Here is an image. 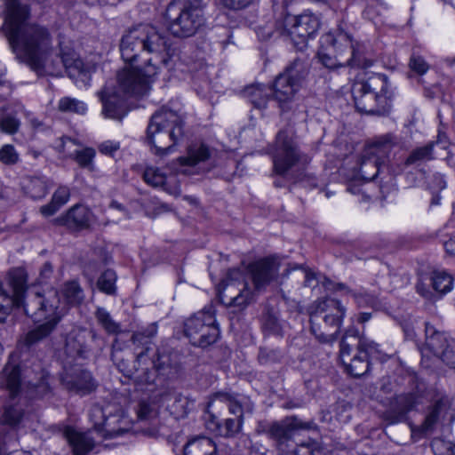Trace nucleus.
<instances>
[{"mask_svg": "<svg viewBox=\"0 0 455 455\" xmlns=\"http://www.w3.org/2000/svg\"><path fill=\"white\" fill-rule=\"evenodd\" d=\"M322 40L323 44H330L337 51H339L341 45L349 48L351 50V57L346 62L351 68L365 69L371 67L374 62L366 45L360 43L354 44L347 33L339 31L335 35L333 32H329L323 36Z\"/></svg>", "mask_w": 455, "mask_h": 455, "instance_id": "a211bd4d", "label": "nucleus"}, {"mask_svg": "<svg viewBox=\"0 0 455 455\" xmlns=\"http://www.w3.org/2000/svg\"><path fill=\"white\" fill-rule=\"evenodd\" d=\"M70 198V189L67 186H60L53 193L51 202L40 208V212L49 217L57 212Z\"/></svg>", "mask_w": 455, "mask_h": 455, "instance_id": "473e14b6", "label": "nucleus"}, {"mask_svg": "<svg viewBox=\"0 0 455 455\" xmlns=\"http://www.w3.org/2000/svg\"><path fill=\"white\" fill-rule=\"evenodd\" d=\"M434 179L436 181V185L434 187V188L441 190L446 187V183L441 174H435Z\"/></svg>", "mask_w": 455, "mask_h": 455, "instance_id": "338daca9", "label": "nucleus"}, {"mask_svg": "<svg viewBox=\"0 0 455 455\" xmlns=\"http://www.w3.org/2000/svg\"><path fill=\"white\" fill-rule=\"evenodd\" d=\"M310 311V330L321 343H332L338 338L346 307L340 301L326 298L315 301Z\"/></svg>", "mask_w": 455, "mask_h": 455, "instance_id": "0eeeda50", "label": "nucleus"}, {"mask_svg": "<svg viewBox=\"0 0 455 455\" xmlns=\"http://www.w3.org/2000/svg\"><path fill=\"white\" fill-rule=\"evenodd\" d=\"M282 357L280 351L267 347H261L259 352L258 360L262 365H271L278 363Z\"/></svg>", "mask_w": 455, "mask_h": 455, "instance_id": "de8ad7c7", "label": "nucleus"}, {"mask_svg": "<svg viewBox=\"0 0 455 455\" xmlns=\"http://www.w3.org/2000/svg\"><path fill=\"white\" fill-rule=\"evenodd\" d=\"M243 424V419H227L223 425H220L218 422L215 424L216 431L218 432V435L221 436L232 437L242 430Z\"/></svg>", "mask_w": 455, "mask_h": 455, "instance_id": "a19ab883", "label": "nucleus"}, {"mask_svg": "<svg viewBox=\"0 0 455 455\" xmlns=\"http://www.w3.org/2000/svg\"><path fill=\"white\" fill-rule=\"evenodd\" d=\"M3 376L6 388L12 397L25 386L34 389L37 395H44L49 389L48 374L38 363L28 365L9 362L3 370Z\"/></svg>", "mask_w": 455, "mask_h": 455, "instance_id": "9b49d317", "label": "nucleus"}, {"mask_svg": "<svg viewBox=\"0 0 455 455\" xmlns=\"http://www.w3.org/2000/svg\"><path fill=\"white\" fill-rule=\"evenodd\" d=\"M97 335L92 331L84 328L75 327L68 334L65 342V349L71 356L84 357L90 350L87 344L88 339L94 340Z\"/></svg>", "mask_w": 455, "mask_h": 455, "instance_id": "393cba45", "label": "nucleus"}, {"mask_svg": "<svg viewBox=\"0 0 455 455\" xmlns=\"http://www.w3.org/2000/svg\"><path fill=\"white\" fill-rule=\"evenodd\" d=\"M184 455H216L214 442L205 436H199L188 441L184 446Z\"/></svg>", "mask_w": 455, "mask_h": 455, "instance_id": "2f4dec72", "label": "nucleus"}, {"mask_svg": "<svg viewBox=\"0 0 455 455\" xmlns=\"http://www.w3.org/2000/svg\"><path fill=\"white\" fill-rule=\"evenodd\" d=\"M90 221V210L81 204L73 206L65 215L60 216L55 220L57 224L66 226L71 229H82L88 228Z\"/></svg>", "mask_w": 455, "mask_h": 455, "instance_id": "bb28decb", "label": "nucleus"}, {"mask_svg": "<svg viewBox=\"0 0 455 455\" xmlns=\"http://www.w3.org/2000/svg\"><path fill=\"white\" fill-rule=\"evenodd\" d=\"M116 273L111 269H108L100 276L98 280V287L101 291L107 294H112L116 290Z\"/></svg>", "mask_w": 455, "mask_h": 455, "instance_id": "c03bdc74", "label": "nucleus"}, {"mask_svg": "<svg viewBox=\"0 0 455 455\" xmlns=\"http://www.w3.org/2000/svg\"><path fill=\"white\" fill-rule=\"evenodd\" d=\"M299 181L305 183L307 182L311 187H315L316 185L315 179L307 174H304L303 177L299 180Z\"/></svg>", "mask_w": 455, "mask_h": 455, "instance_id": "774afa93", "label": "nucleus"}, {"mask_svg": "<svg viewBox=\"0 0 455 455\" xmlns=\"http://www.w3.org/2000/svg\"><path fill=\"white\" fill-rule=\"evenodd\" d=\"M204 10L203 0H172L165 12L170 32L178 37L194 36L205 24Z\"/></svg>", "mask_w": 455, "mask_h": 455, "instance_id": "423d86ee", "label": "nucleus"}, {"mask_svg": "<svg viewBox=\"0 0 455 455\" xmlns=\"http://www.w3.org/2000/svg\"><path fill=\"white\" fill-rule=\"evenodd\" d=\"M50 52L39 60V65H30L38 75L60 76L66 70L70 77H88L89 70L75 51L60 42V54L49 60Z\"/></svg>", "mask_w": 455, "mask_h": 455, "instance_id": "f8f14e48", "label": "nucleus"}, {"mask_svg": "<svg viewBox=\"0 0 455 455\" xmlns=\"http://www.w3.org/2000/svg\"><path fill=\"white\" fill-rule=\"evenodd\" d=\"M95 150L92 148H85L76 152V161L83 168L93 170V158L95 157Z\"/></svg>", "mask_w": 455, "mask_h": 455, "instance_id": "49530a36", "label": "nucleus"}, {"mask_svg": "<svg viewBox=\"0 0 455 455\" xmlns=\"http://www.w3.org/2000/svg\"><path fill=\"white\" fill-rule=\"evenodd\" d=\"M416 290L422 297L427 299H430L432 297V291L429 290V285L425 283L422 280L419 281L417 283Z\"/></svg>", "mask_w": 455, "mask_h": 455, "instance_id": "0e129e2a", "label": "nucleus"}, {"mask_svg": "<svg viewBox=\"0 0 455 455\" xmlns=\"http://www.w3.org/2000/svg\"><path fill=\"white\" fill-rule=\"evenodd\" d=\"M22 417V411L17 406H10L5 408L2 421L8 425H16Z\"/></svg>", "mask_w": 455, "mask_h": 455, "instance_id": "864d4df0", "label": "nucleus"}, {"mask_svg": "<svg viewBox=\"0 0 455 455\" xmlns=\"http://www.w3.org/2000/svg\"><path fill=\"white\" fill-rule=\"evenodd\" d=\"M274 26V30L271 28L260 29L258 32L259 36L262 39L270 38L275 34L285 36L290 38L294 46L301 51L307 46L308 38L318 30L320 21L318 17L310 12L293 16L282 8L281 12L275 17Z\"/></svg>", "mask_w": 455, "mask_h": 455, "instance_id": "39448f33", "label": "nucleus"}, {"mask_svg": "<svg viewBox=\"0 0 455 455\" xmlns=\"http://www.w3.org/2000/svg\"><path fill=\"white\" fill-rule=\"evenodd\" d=\"M443 246L447 254L455 257V235L445 241Z\"/></svg>", "mask_w": 455, "mask_h": 455, "instance_id": "69168bd1", "label": "nucleus"}, {"mask_svg": "<svg viewBox=\"0 0 455 455\" xmlns=\"http://www.w3.org/2000/svg\"><path fill=\"white\" fill-rule=\"evenodd\" d=\"M421 403V397L415 394H402L394 397L385 413L386 419L391 424L406 419L409 411L414 410Z\"/></svg>", "mask_w": 455, "mask_h": 455, "instance_id": "5701e85b", "label": "nucleus"}, {"mask_svg": "<svg viewBox=\"0 0 455 455\" xmlns=\"http://www.w3.org/2000/svg\"><path fill=\"white\" fill-rule=\"evenodd\" d=\"M309 423H303L297 418H288L281 422L273 423L267 434L270 438L276 442L278 449L284 453L286 451L284 445L286 443L293 442L296 448L287 455H320L321 451L316 442L308 439L307 442H298L297 437L300 429H308Z\"/></svg>", "mask_w": 455, "mask_h": 455, "instance_id": "ddd939ff", "label": "nucleus"}, {"mask_svg": "<svg viewBox=\"0 0 455 455\" xmlns=\"http://www.w3.org/2000/svg\"><path fill=\"white\" fill-rule=\"evenodd\" d=\"M398 146V140L392 134L377 138L372 145L363 155L358 174L365 181L373 180L380 172L385 158L389 156L391 150Z\"/></svg>", "mask_w": 455, "mask_h": 455, "instance_id": "2eb2a0df", "label": "nucleus"}, {"mask_svg": "<svg viewBox=\"0 0 455 455\" xmlns=\"http://www.w3.org/2000/svg\"><path fill=\"white\" fill-rule=\"evenodd\" d=\"M20 127V121L11 114H3L0 116V130L3 132L14 134Z\"/></svg>", "mask_w": 455, "mask_h": 455, "instance_id": "09e8293b", "label": "nucleus"}, {"mask_svg": "<svg viewBox=\"0 0 455 455\" xmlns=\"http://www.w3.org/2000/svg\"><path fill=\"white\" fill-rule=\"evenodd\" d=\"M353 297L359 306H370L371 307H376L379 305L378 298L367 292L353 293Z\"/></svg>", "mask_w": 455, "mask_h": 455, "instance_id": "5fc2aeb1", "label": "nucleus"}, {"mask_svg": "<svg viewBox=\"0 0 455 455\" xmlns=\"http://www.w3.org/2000/svg\"><path fill=\"white\" fill-rule=\"evenodd\" d=\"M62 295L69 305L76 306L83 302L84 294L79 283L75 281L68 282L62 289Z\"/></svg>", "mask_w": 455, "mask_h": 455, "instance_id": "4c0bfd02", "label": "nucleus"}, {"mask_svg": "<svg viewBox=\"0 0 455 455\" xmlns=\"http://www.w3.org/2000/svg\"><path fill=\"white\" fill-rule=\"evenodd\" d=\"M307 161V156L300 153L288 132L280 131L276 135L273 153L274 172L278 175H284L297 164H305Z\"/></svg>", "mask_w": 455, "mask_h": 455, "instance_id": "f3484780", "label": "nucleus"}, {"mask_svg": "<svg viewBox=\"0 0 455 455\" xmlns=\"http://www.w3.org/2000/svg\"><path fill=\"white\" fill-rule=\"evenodd\" d=\"M20 185L23 192L34 200L44 198L52 187L50 180L43 175L25 176Z\"/></svg>", "mask_w": 455, "mask_h": 455, "instance_id": "cd10ccee", "label": "nucleus"}, {"mask_svg": "<svg viewBox=\"0 0 455 455\" xmlns=\"http://www.w3.org/2000/svg\"><path fill=\"white\" fill-rule=\"evenodd\" d=\"M28 14V5L6 0L4 32L13 52H21L28 66L39 65L40 58L52 50V36L45 27L27 24Z\"/></svg>", "mask_w": 455, "mask_h": 455, "instance_id": "7ed1b4c3", "label": "nucleus"}, {"mask_svg": "<svg viewBox=\"0 0 455 455\" xmlns=\"http://www.w3.org/2000/svg\"><path fill=\"white\" fill-rule=\"evenodd\" d=\"M143 179L146 183L152 187H162L167 190L166 185L168 177L156 167H148L144 171Z\"/></svg>", "mask_w": 455, "mask_h": 455, "instance_id": "ea45409f", "label": "nucleus"}, {"mask_svg": "<svg viewBox=\"0 0 455 455\" xmlns=\"http://www.w3.org/2000/svg\"><path fill=\"white\" fill-rule=\"evenodd\" d=\"M157 332V326L151 324L142 331L134 332L132 336V341L137 346H146L145 349L137 354L135 361V371H128L127 376L133 378L135 381L141 384H151L154 382L155 378L153 373L148 367V351L149 339L153 338Z\"/></svg>", "mask_w": 455, "mask_h": 455, "instance_id": "6ab92c4d", "label": "nucleus"}, {"mask_svg": "<svg viewBox=\"0 0 455 455\" xmlns=\"http://www.w3.org/2000/svg\"><path fill=\"white\" fill-rule=\"evenodd\" d=\"M318 59L319 61L328 69H336L344 67L340 61H338L331 54L325 52L324 51H320L318 52Z\"/></svg>", "mask_w": 455, "mask_h": 455, "instance_id": "4d7b16f0", "label": "nucleus"}, {"mask_svg": "<svg viewBox=\"0 0 455 455\" xmlns=\"http://www.w3.org/2000/svg\"><path fill=\"white\" fill-rule=\"evenodd\" d=\"M262 329L268 334L278 335L282 331V324L277 312L274 309H267L262 316Z\"/></svg>", "mask_w": 455, "mask_h": 455, "instance_id": "58836bf2", "label": "nucleus"}, {"mask_svg": "<svg viewBox=\"0 0 455 455\" xmlns=\"http://www.w3.org/2000/svg\"><path fill=\"white\" fill-rule=\"evenodd\" d=\"M120 148V143L114 140H107L99 146V151L107 156H113Z\"/></svg>", "mask_w": 455, "mask_h": 455, "instance_id": "680f3d73", "label": "nucleus"}, {"mask_svg": "<svg viewBox=\"0 0 455 455\" xmlns=\"http://www.w3.org/2000/svg\"><path fill=\"white\" fill-rule=\"evenodd\" d=\"M425 334L426 347L437 357H440V355L443 354L446 347L450 344V340L453 339L444 332L437 331L435 326L430 323H426Z\"/></svg>", "mask_w": 455, "mask_h": 455, "instance_id": "c756f323", "label": "nucleus"}, {"mask_svg": "<svg viewBox=\"0 0 455 455\" xmlns=\"http://www.w3.org/2000/svg\"><path fill=\"white\" fill-rule=\"evenodd\" d=\"M10 284L13 295L9 296L0 283V321L10 314L13 306L23 307L25 314L39 321H46L29 331L25 337V344L32 346L48 337L66 314L65 307L56 291L51 290L44 296L39 293L27 292V274L23 268H15L10 272Z\"/></svg>", "mask_w": 455, "mask_h": 455, "instance_id": "f03ea898", "label": "nucleus"}, {"mask_svg": "<svg viewBox=\"0 0 455 455\" xmlns=\"http://www.w3.org/2000/svg\"><path fill=\"white\" fill-rule=\"evenodd\" d=\"M409 67L411 71L419 76L425 75L429 69V64L426 61V60L415 52H413L411 56Z\"/></svg>", "mask_w": 455, "mask_h": 455, "instance_id": "8fccbe9b", "label": "nucleus"}, {"mask_svg": "<svg viewBox=\"0 0 455 455\" xmlns=\"http://www.w3.org/2000/svg\"><path fill=\"white\" fill-rule=\"evenodd\" d=\"M431 449L435 455H455V444L442 438H435Z\"/></svg>", "mask_w": 455, "mask_h": 455, "instance_id": "a18cd8bd", "label": "nucleus"}, {"mask_svg": "<svg viewBox=\"0 0 455 455\" xmlns=\"http://www.w3.org/2000/svg\"><path fill=\"white\" fill-rule=\"evenodd\" d=\"M96 318L108 334H117L120 331L119 324L112 319L110 314L106 309L98 308Z\"/></svg>", "mask_w": 455, "mask_h": 455, "instance_id": "37998d69", "label": "nucleus"}, {"mask_svg": "<svg viewBox=\"0 0 455 455\" xmlns=\"http://www.w3.org/2000/svg\"><path fill=\"white\" fill-rule=\"evenodd\" d=\"M184 332L193 346L206 347L215 343L220 336L212 307L195 314L185 323Z\"/></svg>", "mask_w": 455, "mask_h": 455, "instance_id": "4468645a", "label": "nucleus"}, {"mask_svg": "<svg viewBox=\"0 0 455 455\" xmlns=\"http://www.w3.org/2000/svg\"><path fill=\"white\" fill-rule=\"evenodd\" d=\"M387 77L373 74L366 80L356 79L351 87L355 106L359 112L382 115L387 103Z\"/></svg>", "mask_w": 455, "mask_h": 455, "instance_id": "6e6552de", "label": "nucleus"}, {"mask_svg": "<svg viewBox=\"0 0 455 455\" xmlns=\"http://www.w3.org/2000/svg\"><path fill=\"white\" fill-rule=\"evenodd\" d=\"M244 399L241 400L237 395L228 393H216L209 406L217 402L223 403L228 408L231 414L235 415L236 418L243 419V410L245 406Z\"/></svg>", "mask_w": 455, "mask_h": 455, "instance_id": "72a5a7b5", "label": "nucleus"}, {"mask_svg": "<svg viewBox=\"0 0 455 455\" xmlns=\"http://www.w3.org/2000/svg\"><path fill=\"white\" fill-rule=\"evenodd\" d=\"M0 161L7 165L18 163L19 154L12 145L6 144L0 148Z\"/></svg>", "mask_w": 455, "mask_h": 455, "instance_id": "3c124183", "label": "nucleus"}, {"mask_svg": "<svg viewBox=\"0 0 455 455\" xmlns=\"http://www.w3.org/2000/svg\"><path fill=\"white\" fill-rule=\"evenodd\" d=\"M152 365L158 375L165 379L175 378L180 371V355L170 348H158L152 359Z\"/></svg>", "mask_w": 455, "mask_h": 455, "instance_id": "b1692460", "label": "nucleus"}, {"mask_svg": "<svg viewBox=\"0 0 455 455\" xmlns=\"http://www.w3.org/2000/svg\"><path fill=\"white\" fill-rule=\"evenodd\" d=\"M184 117L178 110L162 107L150 117L145 142L156 156H165L184 137Z\"/></svg>", "mask_w": 455, "mask_h": 455, "instance_id": "20e7f679", "label": "nucleus"}, {"mask_svg": "<svg viewBox=\"0 0 455 455\" xmlns=\"http://www.w3.org/2000/svg\"><path fill=\"white\" fill-rule=\"evenodd\" d=\"M434 142H429L425 146L413 149L406 158L405 165H419L423 163L434 159Z\"/></svg>", "mask_w": 455, "mask_h": 455, "instance_id": "c9c22d12", "label": "nucleus"}, {"mask_svg": "<svg viewBox=\"0 0 455 455\" xmlns=\"http://www.w3.org/2000/svg\"><path fill=\"white\" fill-rule=\"evenodd\" d=\"M439 358L449 367L455 369V339L450 340V344Z\"/></svg>", "mask_w": 455, "mask_h": 455, "instance_id": "6e6d98bb", "label": "nucleus"}, {"mask_svg": "<svg viewBox=\"0 0 455 455\" xmlns=\"http://www.w3.org/2000/svg\"><path fill=\"white\" fill-rule=\"evenodd\" d=\"M447 404L443 400H438L431 404L426 412L424 421L421 425L411 428L413 435H428L441 425L447 412Z\"/></svg>", "mask_w": 455, "mask_h": 455, "instance_id": "a878e982", "label": "nucleus"}, {"mask_svg": "<svg viewBox=\"0 0 455 455\" xmlns=\"http://www.w3.org/2000/svg\"><path fill=\"white\" fill-rule=\"evenodd\" d=\"M210 148L204 145H192L188 148L187 156L177 159V172L185 175H194L205 172L203 165L210 159Z\"/></svg>", "mask_w": 455, "mask_h": 455, "instance_id": "412c9836", "label": "nucleus"}, {"mask_svg": "<svg viewBox=\"0 0 455 455\" xmlns=\"http://www.w3.org/2000/svg\"><path fill=\"white\" fill-rule=\"evenodd\" d=\"M53 272V267L50 262H45L39 273V279L41 283L46 282L51 276Z\"/></svg>", "mask_w": 455, "mask_h": 455, "instance_id": "e2e57ef3", "label": "nucleus"}, {"mask_svg": "<svg viewBox=\"0 0 455 455\" xmlns=\"http://www.w3.org/2000/svg\"><path fill=\"white\" fill-rule=\"evenodd\" d=\"M143 52L154 54L144 68H124L117 75L118 87L107 83L97 92L104 117L121 121L127 114L125 95L146 94L158 72L157 65L161 63L169 66L174 53L168 38L148 24L128 29L120 41L121 57L125 63H132Z\"/></svg>", "mask_w": 455, "mask_h": 455, "instance_id": "f257e3e1", "label": "nucleus"}, {"mask_svg": "<svg viewBox=\"0 0 455 455\" xmlns=\"http://www.w3.org/2000/svg\"><path fill=\"white\" fill-rule=\"evenodd\" d=\"M61 382L68 391L81 395L90 394L97 386L92 374L79 367L70 371H66L61 376Z\"/></svg>", "mask_w": 455, "mask_h": 455, "instance_id": "4be33fe9", "label": "nucleus"}, {"mask_svg": "<svg viewBox=\"0 0 455 455\" xmlns=\"http://www.w3.org/2000/svg\"><path fill=\"white\" fill-rule=\"evenodd\" d=\"M137 413L138 418L144 420L151 418L155 414V411L149 403L141 401L139 403Z\"/></svg>", "mask_w": 455, "mask_h": 455, "instance_id": "052dcab7", "label": "nucleus"}, {"mask_svg": "<svg viewBox=\"0 0 455 455\" xmlns=\"http://www.w3.org/2000/svg\"><path fill=\"white\" fill-rule=\"evenodd\" d=\"M433 289L440 294H445L451 291L453 278L443 270L434 271L430 278Z\"/></svg>", "mask_w": 455, "mask_h": 455, "instance_id": "e433bc0d", "label": "nucleus"}, {"mask_svg": "<svg viewBox=\"0 0 455 455\" xmlns=\"http://www.w3.org/2000/svg\"><path fill=\"white\" fill-rule=\"evenodd\" d=\"M279 268L280 263L275 257L263 258L248 265L247 275L252 282L254 294L264 291L277 280Z\"/></svg>", "mask_w": 455, "mask_h": 455, "instance_id": "aec40b11", "label": "nucleus"}, {"mask_svg": "<svg viewBox=\"0 0 455 455\" xmlns=\"http://www.w3.org/2000/svg\"><path fill=\"white\" fill-rule=\"evenodd\" d=\"M256 0H219V4L227 10L238 12L253 4Z\"/></svg>", "mask_w": 455, "mask_h": 455, "instance_id": "603ef678", "label": "nucleus"}, {"mask_svg": "<svg viewBox=\"0 0 455 455\" xmlns=\"http://www.w3.org/2000/svg\"><path fill=\"white\" fill-rule=\"evenodd\" d=\"M219 296L228 306L244 307L254 299L243 272L239 268L230 269L220 286Z\"/></svg>", "mask_w": 455, "mask_h": 455, "instance_id": "dca6fc26", "label": "nucleus"}, {"mask_svg": "<svg viewBox=\"0 0 455 455\" xmlns=\"http://www.w3.org/2000/svg\"><path fill=\"white\" fill-rule=\"evenodd\" d=\"M58 108L61 112L84 115L87 106L84 101L71 97H63L60 100Z\"/></svg>", "mask_w": 455, "mask_h": 455, "instance_id": "79ce46f5", "label": "nucleus"}, {"mask_svg": "<svg viewBox=\"0 0 455 455\" xmlns=\"http://www.w3.org/2000/svg\"><path fill=\"white\" fill-rule=\"evenodd\" d=\"M339 359L346 371L355 378L368 372L370 357L379 353V345L365 337L356 338L347 331L340 341Z\"/></svg>", "mask_w": 455, "mask_h": 455, "instance_id": "1a4fd4ad", "label": "nucleus"}, {"mask_svg": "<svg viewBox=\"0 0 455 455\" xmlns=\"http://www.w3.org/2000/svg\"><path fill=\"white\" fill-rule=\"evenodd\" d=\"M245 94L257 108H265L272 96L271 87L264 84L251 85L245 89Z\"/></svg>", "mask_w": 455, "mask_h": 455, "instance_id": "f704fd0d", "label": "nucleus"}, {"mask_svg": "<svg viewBox=\"0 0 455 455\" xmlns=\"http://www.w3.org/2000/svg\"><path fill=\"white\" fill-rule=\"evenodd\" d=\"M297 268H300L301 269V274L303 275L304 276V286H307V287H315L317 285L318 282H317V279H316V275L315 272H313L311 269L300 265H294L293 267H291V269H297Z\"/></svg>", "mask_w": 455, "mask_h": 455, "instance_id": "13d9d810", "label": "nucleus"}, {"mask_svg": "<svg viewBox=\"0 0 455 455\" xmlns=\"http://www.w3.org/2000/svg\"><path fill=\"white\" fill-rule=\"evenodd\" d=\"M64 436L72 447L75 455H85L94 446L93 440L87 434L80 433L72 427H66Z\"/></svg>", "mask_w": 455, "mask_h": 455, "instance_id": "7c9ffc66", "label": "nucleus"}, {"mask_svg": "<svg viewBox=\"0 0 455 455\" xmlns=\"http://www.w3.org/2000/svg\"><path fill=\"white\" fill-rule=\"evenodd\" d=\"M307 74V61L297 58L275 79L273 85L270 86L272 97L283 113L293 109L295 96Z\"/></svg>", "mask_w": 455, "mask_h": 455, "instance_id": "9d476101", "label": "nucleus"}, {"mask_svg": "<svg viewBox=\"0 0 455 455\" xmlns=\"http://www.w3.org/2000/svg\"><path fill=\"white\" fill-rule=\"evenodd\" d=\"M192 404L193 401L181 394L179 393L174 395V406L178 413H187L188 411L190 410V405Z\"/></svg>", "mask_w": 455, "mask_h": 455, "instance_id": "bf43d9fd", "label": "nucleus"}, {"mask_svg": "<svg viewBox=\"0 0 455 455\" xmlns=\"http://www.w3.org/2000/svg\"><path fill=\"white\" fill-rule=\"evenodd\" d=\"M90 419L93 422L94 430L103 438H113L124 433V429H115L110 427L108 419L106 417L103 409L100 406L92 408Z\"/></svg>", "mask_w": 455, "mask_h": 455, "instance_id": "c85d7f7f", "label": "nucleus"}]
</instances>
